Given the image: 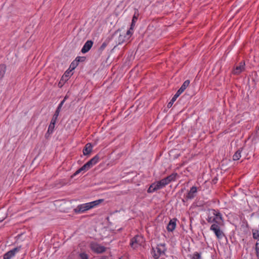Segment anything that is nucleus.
Masks as SVG:
<instances>
[{"instance_id": "obj_1", "label": "nucleus", "mask_w": 259, "mask_h": 259, "mask_svg": "<svg viewBox=\"0 0 259 259\" xmlns=\"http://www.w3.org/2000/svg\"><path fill=\"white\" fill-rule=\"evenodd\" d=\"M206 220L208 223L210 224L224 225L222 214L219 210L209 209L208 210V216Z\"/></svg>"}, {"instance_id": "obj_2", "label": "nucleus", "mask_w": 259, "mask_h": 259, "mask_svg": "<svg viewBox=\"0 0 259 259\" xmlns=\"http://www.w3.org/2000/svg\"><path fill=\"white\" fill-rule=\"evenodd\" d=\"M177 176L178 174L177 173H172L166 178L157 182L156 184L158 186V187H159V189H160L170 182L175 181Z\"/></svg>"}, {"instance_id": "obj_3", "label": "nucleus", "mask_w": 259, "mask_h": 259, "mask_svg": "<svg viewBox=\"0 0 259 259\" xmlns=\"http://www.w3.org/2000/svg\"><path fill=\"white\" fill-rule=\"evenodd\" d=\"M223 225L212 224L210 227V230L214 232L215 235L218 239H222L225 236L223 231L221 229V226Z\"/></svg>"}, {"instance_id": "obj_4", "label": "nucleus", "mask_w": 259, "mask_h": 259, "mask_svg": "<svg viewBox=\"0 0 259 259\" xmlns=\"http://www.w3.org/2000/svg\"><path fill=\"white\" fill-rule=\"evenodd\" d=\"M157 253H155L154 248H152V250L154 251V254L153 255V257L155 259H157L159 257L160 255L162 254H164L166 250L165 243H160L157 244L156 247Z\"/></svg>"}, {"instance_id": "obj_5", "label": "nucleus", "mask_w": 259, "mask_h": 259, "mask_svg": "<svg viewBox=\"0 0 259 259\" xmlns=\"http://www.w3.org/2000/svg\"><path fill=\"white\" fill-rule=\"evenodd\" d=\"M90 248L93 252L97 253H102L106 250V247L104 246L93 242L90 244Z\"/></svg>"}, {"instance_id": "obj_6", "label": "nucleus", "mask_w": 259, "mask_h": 259, "mask_svg": "<svg viewBox=\"0 0 259 259\" xmlns=\"http://www.w3.org/2000/svg\"><path fill=\"white\" fill-rule=\"evenodd\" d=\"M88 203L78 205L74 209V211L76 213H80L85 212L87 210L90 209Z\"/></svg>"}, {"instance_id": "obj_7", "label": "nucleus", "mask_w": 259, "mask_h": 259, "mask_svg": "<svg viewBox=\"0 0 259 259\" xmlns=\"http://www.w3.org/2000/svg\"><path fill=\"white\" fill-rule=\"evenodd\" d=\"M21 249V247H17L13 249L8 251L4 255V259H10L13 257L16 253L19 252Z\"/></svg>"}, {"instance_id": "obj_8", "label": "nucleus", "mask_w": 259, "mask_h": 259, "mask_svg": "<svg viewBox=\"0 0 259 259\" xmlns=\"http://www.w3.org/2000/svg\"><path fill=\"white\" fill-rule=\"evenodd\" d=\"M245 69V62L241 61L239 65L236 66L232 71V73L235 75H238Z\"/></svg>"}, {"instance_id": "obj_9", "label": "nucleus", "mask_w": 259, "mask_h": 259, "mask_svg": "<svg viewBox=\"0 0 259 259\" xmlns=\"http://www.w3.org/2000/svg\"><path fill=\"white\" fill-rule=\"evenodd\" d=\"M93 45V41L91 40H88L86 41V42L83 45L82 48L81 49V52L83 54H85L88 52Z\"/></svg>"}, {"instance_id": "obj_10", "label": "nucleus", "mask_w": 259, "mask_h": 259, "mask_svg": "<svg viewBox=\"0 0 259 259\" xmlns=\"http://www.w3.org/2000/svg\"><path fill=\"white\" fill-rule=\"evenodd\" d=\"M197 190V187L195 186H193L192 188H191L190 190L188 192L187 195L186 196L187 199H191L193 198L195 196Z\"/></svg>"}, {"instance_id": "obj_11", "label": "nucleus", "mask_w": 259, "mask_h": 259, "mask_svg": "<svg viewBox=\"0 0 259 259\" xmlns=\"http://www.w3.org/2000/svg\"><path fill=\"white\" fill-rule=\"evenodd\" d=\"M139 236L137 235L131 239L130 245L132 247L135 248L138 247V245L139 244Z\"/></svg>"}, {"instance_id": "obj_12", "label": "nucleus", "mask_w": 259, "mask_h": 259, "mask_svg": "<svg viewBox=\"0 0 259 259\" xmlns=\"http://www.w3.org/2000/svg\"><path fill=\"white\" fill-rule=\"evenodd\" d=\"M93 146L91 143L87 144L83 149V153L84 155L90 154L92 151Z\"/></svg>"}, {"instance_id": "obj_13", "label": "nucleus", "mask_w": 259, "mask_h": 259, "mask_svg": "<svg viewBox=\"0 0 259 259\" xmlns=\"http://www.w3.org/2000/svg\"><path fill=\"white\" fill-rule=\"evenodd\" d=\"M104 201L103 199H100L95 201H93L90 202H88L89 207L90 209L94 208V207H96L98 205H99L100 204H101L102 202H103Z\"/></svg>"}, {"instance_id": "obj_14", "label": "nucleus", "mask_w": 259, "mask_h": 259, "mask_svg": "<svg viewBox=\"0 0 259 259\" xmlns=\"http://www.w3.org/2000/svg\"><path fill=\"white\" fill-rule=\"evenodd\" d=\"M80 58V57H76V59L71 62L69 69H70L71 70H74L78 66V63L79 62V59Z\"/></svg>"}, {"instance_id": "obj_15", "label": "nucleus", "mask_w": 259, "mask_h": 259, "mask_svg": "<svg viewBox=\"0 0 259 259\" xmlns=\"http://www.w3.org/2000/svg\"><path fill=\"white\" fill-rule=\"evenodd\" d=\"M176 226V221L171 220L169 222V223L167 225V230L168 232H172L175 230Z\"/></svg>"}, {"instance_id": "obj_16", "label": "nucleus", "mask_w": 259, "mask_h": 259, "mask_svg": "<svg viewBox=\"0 0 259 259\" xmlns=\"http://www.w3.org/2000/svg\"><path fill=\"white\" fill-rule=\"evenodd\" d=\"M159 189V187H158V186L156 184V183H154L150 185L147 190V192L149 193H153Z\"/></svg>"}, {"instance_id": "obj_17", "label": "nucleus", "mask_w": 259, "mask_h": 259, "mask_svg": "<svg viewBox=\"0 0 259 259\" xmlns=\"http://www.w3.org/2000/svg\"><path fill=\"white\" fill-rule=\"evenodd\" d=\"M6 70V66L4 64H0V80L4 77Z\"/></svg>"}, {"instance_id": "obj_18", "label": "nucleus", "mask_w": 259, "mask_h": 259, "mask_svg": "<svg viewBox=\"0 0 259 259\" xmlns=\"http://www.w3.org/2000/svg\"><path fill=\"white\" fill-rule=\"evenodd\" d=\"M125 33L120 34L118 37V44H121L127 40Z\"/></svg>"}, {"instance_id": "obj_19", "label": "nucleus", "mask_w": 259, "mask_h": 259, "mask_svg": "<svg viewBox=\"0 0 259 259\" xmlns=\"http://www.w3.org/2000/svg\"><path fill=\"white\" fill-rule=\"evenodd\" d=\"M241 150H240V149L238 150L235 152V153L234 154V155L233 156V159L234 160H239L240 159V158L241 157Z\"/></svg>"}, {"instance_id": "obj_20", "label": "nucleus", "mask_w": 259, "mask_h": 259, "mask_svg": "<svg viewBox=\"0 0 259 259\" xmlns=\"http://www.w3.org/2000/svg\"><path fill=\"white\" fill-rule=\"evenodd\" d=\"M189 84H190L189 80H186V81H185L184 82V83H183L180 89L181 90H182L183 92H184L186 89V88L189 86Z\"/></svg>"}, {"instance_id": "obj_21", "label": "nucleus", "mask_w": 259, "mask_h": 259, "mask_svg": "<svg viewBox=\"0 0 259 259\" xmlns=\"http://www.w3.org/2000/svg\"><path fill=\"white\" fill-rule=\"evenodd\" d=\"M55 127V124H52V123H50V124L49 126L48 131L46 134V137L47 136V135H50L52 134L54 131Z\"/></svg>"}, {"instance_id": "obj_22", "label": "nucleus", "mask_w": 259, "mask_h": 259, "mask_svg": "<svg viewBox=\"0 0 259 259\" xmlns=\"http://www.w3.org/2000/svg\"><path fill=\"white\" fill-rule=\"evenodd\" d=\"M253 238L254 239H256L257 241L259 240V231L256 229H253L252 230Z\"/></svg>"}, {"instance_id": "obj_23", "label": "nucleus", "mask_w": 259, "mask_h": 259, "mask_svg": "<svg viewBox=\"0 0 259 259\" xmlns=\"http://www.w3.org/2000/svg\"><path fill=\"white\" fill-rule=\"evenodd\" d=\"M109 40H106L102 44V45L100 46L99 50V51H100L101 52H102L104 49L105 48L107 47V46L108 45V44H109Z\"/></svg>"}, {"instance_id": "obj_24", "label": "nucleus", "mask_w": 259, "mask_h": 259, "mask_svg": "<svg viewBox=\"0 0 259 259\" xmlns=\"http://www.w3.org/2000/svg\"><path fill=\"white\" fill-rule=\"evenodd\" d=\"M99 160V156L98 155H96L95 157L92 158L90 160L92 162L93 165L96 164Z\"/></svg>"}, {"instance_id": "obj_25", "label": "nucleus", "mask_w": 259, "mask_h": 259, "mask_svg": "<svg viewBox=\"0 0 259 259\" xmlns=\"http://www.w3.org/2000/svg\"><path fill=\"white\" fill-rule=\"evenodd\" d=\"M58 116H59V114L55 113V114H54L53 118L51 120V123H52V124L53 123V124H55Z\"/></svg>"}, {"instance_id": "obj_26", "label": "nucleus", "mask_w": 259, "mask_h": 259, "mask_svg": "<svg viewBox=\"0 0 259 259\" xmlns=\"http://www.w3.org/2000/svg\"><path fill=\"white\" fill-rule=\"evenodd\" d=\"M71 71L72 70L69 69L67 71H66L64 75L62 76L61 80H63L64 77H68L70 76V74Z\"/></svg>"}, {"instance_id": "obj_27", "label": "nucleus", "mask_w": 259, "mask_h": 259, "mask_svg": "<svg viewBox=\"0 0 259 259\" xmlns=\"http://www.w3.org/2000/svg\"><path fill=\"white\" fill-rule=\"evenodd\" d=\"M201 257V254L200 253L197 252H195L193 255L192 259H200Z\"/></svg>"}, {"instance_id": "obj_28", "label": "nucleus", "mask_w": 259, "mask_h": 259, "mask_svg": "<svg viewBox=\"0 0 259 259\" xmlns=\"http://www.w3.org/2000/svg\"><path fill=\"white\" fill-rule=\"evenodd\" d=\"M79 256L81 259H88L89 258L88 254L85 253H81Z\"/></svg>"}, {"instance_id": "obj_29", "label": "nucleus", "mask_w": 259, "mask_h": 259, "mask_svg": "<svg viewBox=\"0 0 259 259\" xmlns=\"http://www.w3.org/2000/svg\"><path fill=\"white\" fill-rule=\"evenodd\" d=\"M131 29H129L128 30L126 33H124L125 34V35L127 37V39H128L130 38V37L131 36V35H132V31H131Z\"/></svg>"}, {"instance_id": "obj_30", "label": "nucleus", "mask_w": 259, "mask_h": 259, "mask_svg": "<svg viewBox=\"0 0 259 259\" xmlns=\"http://www.w3.org/2000/svg\"><path fill=\"white\" fill-rule=\"evenodd\" d=\"M175 102V100H174V99L172 98L170 102L167 104V107L168 108H170L172 106L174 103Z\"/></svg>"}, {"instance_id": "obj_31", "label": "nucleus", "mask_w": 259, "mask_h": 259, "mask_svg": "<svg viewBox=\"0 0 259 259\" xmlns=\"http://www.w3.org/2000/svg\"><path fill=\"white\" fill-rule=\"evenodd\" d=\"M82 171L81 169V168L77 169L73 175L71 176V178H73L74 176H76L77 175L79 174L80 172Z\"/></svg>"}, {"instance_id": "obj_32", "label": "nucleus", "mask_w": 259, "mask_h": 259, "mask_svg": "<svg viewBox=\"0 0 259 259\" xmlns=\"http://www.w3.org/2000/svg\"><path fill=\"white\" fill-rule=\"evenodd\" d=\"M80 168L82 171H87L89 169V167L85 164H84Z\"/></svg>"}, {"instance_id": "obj_33", "label": "nucleus", "mask_w": 259, "mask_h": 259, "mask_svg": "<svg viewBox=\"0 0 259 259\" xmlns=\"http://www.w3.org/2000/svg\"><path fill=\"white\" fill-rule=\"evenodd\" d=\"M85 164L89 167V169H90L94 165L92 163V162L89 160V161H88Z\"/></svg>"}, {"instance_id": "obj_34", "label": "nucleus", "mask_w": 259, "mask_h": 259, "mask_svg": "<svg viewBox=\"0 0 259 259\" xmlns=\"http://www.w3.org/2000/svg\"><path fill=\"white\" fill-rule=\"evenodd\" d=\"M138 20V16H136V15L135 14L133 17V19H132V22H133V24H134L136 22V21H137Z\"/></svg>"}, {"instance_id": "obj_35", "label": "nucleus", "mask_w": 259, "mask_h": 259, "mask_svg": "<svg viewBox=\"0 0 259 259\" xmlns=\"http://www.w3.org/2000/svg\"><path fill=\"white\" fill-rule=\"evenodd\" d=\"M61 110V107H60L58 106L56 111H55V113L59 114V113H60Z\"/></svg>"}, {"instance_id": "obj_36", "label": "nucleus", "mask_w": 259, "mask_h": 259, "mask_svg": "<svg viewBox=\"0 0 259 259\" xmlns=\"http://www.w3.org/2000/svg\"><path fill=\"white\" fill-rule=\"evenodd\" d=\"M255 248L256 251L259 250V240L257 241L255 244Z\"/></svg>"}, {"instance_id": "obj_37", "label": "nucleus", "mask_w": 259, "mask_h": 259, "mask_svg": "<svg viewBox=\"0 0 259 259\" xmlns=\"http://www.w3.org/2000/svg\"><path fill=\"white\" fill-rule=\"evenodd\" d=\"M183 92L180 89L178 90V91L177 92L176 94H177L179 96L183 93Z\"/></svg>"}, {"instance_id": "obj_38", "label": "nucleus", "mask_w": 259, "mask_h": 259, "mask_svg": "<svg viewBox=\"0 0 259 259\" xmlns=\"http://www.w3.org/2000/svg\"><path fill=\"white\" fill-rule=\"evenodd\" d=\"M64 102H65V100H63L61 102V103L59 104V106L62 108V107L63 105L64 104Z\"/></svg>"}, {"instance_id": "obj_39", "label": "nucleus", "mask_w": 259, "mask_h": 259, "mask_svg": "<svg viewBox=\"0 0 259 259\" xmlns=\"http://www.w3.org/2000/svg\"><path fill=\"white\" fill-rule=\"evenodd\" d=\"M178 97H179V95L176 94L172 98L174 99V100L176 101V99L178 98Z\"/></svg>"}, {"instance_id": "obj_40", "label": "nucleus", "mask_w": 259, "mask_h": 259, "mask_svg": "<svg viewBox=\"0 0 259 259\" xmlns=\"http://www.w3.org/2000/svg\"><path fill=\"white\" fill-rule=\"evenodd\" d=\"M178 97H179V95L176 94L172 98L174 99V100L176 101V99L178 98Z\"/></svg>"}, {"instance_id": "obj_41", "label": "nucleus", "mask_w": 259, "mask_h": 259, "mask_svg": "<svg viewBox=\"0 0 259 259\" xmlns=\"http://www.w3.org/2000/svg\"><path fill=\"white\" fill-rule=\"evenodd\" d=\"M135 25V23L134 24H133V22H132V24H131V28H130V29H132L133 30V27Z\"/></svg>"}, {"instance_id": "obj_42", "label": "nucleus", "mask_w": 259, "mask_h": 259, "mask_svg": "<svg viewBox=\"0 0 259 259\" xmlns=\"http://www.w3.org/2000/svg\"><path fill=\"white\" fill-rule=\"evenodd\" d=\"M67 80H68V77H64V79L63 80H61H61H62V81L64 80L65 81H66Z\"/></svg>"}, {"instance_id": "obj_43", "label": "nucleus", "mask_w": 259, "mask_h": 259, "mask_svg": "<svg viewBox=\"0 0 259 259\" xmlns=\"http://www.w3.org/2000/svg\"><path fill=\"white\" fill-rule=\"evenodd\" d=\"M83 58L84 57H81V58L79 59V62L83 61L84 60Z\"/></svg>"}, {"instance_id": "obj_44", "label": "nucleus", "mask_w": 259, "mask_h": 259, "mask_svg": "<svg viewBox=\"0 0 259 259\" xmlns=\"http://www.w3.org/2000/svg\"><path fill=\"white\" fill-rule=\"evenodd\" d=\"M68 98V96L66 95L65 96V97H64V99L63 100H65V101H66V100Z\"/></svg>"}, {"instance_id": "obj_45", "label": "nucleus", "mask_w": 259, "mask_h": 259, "mask_svg": "<svg viewBox=\"0 0 259 259\" xmlns=\"http://www.w3.org/2000/svg\"><path fill=\"white\" fill-rule=\"evenodd\" d=\"M59 85H61V82H59Z\"/></svg>"}, {"instance_id": "obj_46", "label": "nucleus", "mask_w": 259, "mask_h": 259, "mask_svg": "<svg viewBox=\"0 0 259 259\" xmlns=\"http://www.w3.org/2000/svg\"><path fill=\"white\" fill-rule=\"evenodd\" d=\"M59 85H61V82H59Z\"/></svg>"}, {"instance_id": "obj_47", "label": "nucleus", "mask_w": 259, "mask_h": 259, "mask_svg": "<svg viewBox=\"0 0 259 259\" xmlns=\"http://www.w3.org/2000/svg\"><path fill=\"white\" fill-rule=\"evenodd\" d=\"M258 130L259 131V126L258 127Z\"/></svg>"}, {"instance_id": "obj_48", "label": "nucleus", "mask_w": 259, "mask_h": 259, "mask_svg": "<svg viewBox=\"0 0 259 259\" xmlns=\"http://www.w3.org/2000/svg\"><path fill=\"white\" fill-rule=\"evenodd\" d=\"M161 259H164V258H161Z\"/></svg>"}]
</instances>
